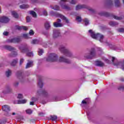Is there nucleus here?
<instances>
[{
  "label": "nucleus",
  "instance_id": "nucleus-1",
  "mask_svg": "<svg viewBox=\"0 0 124 124\" xmlns=\"http://www.w3.org/2000/svg\"><path fill=\"white\" fill-rule=\"evenodd\" d=\"M59 50L62 54H64L66 57H69V58H74V55L73 53L65 47L64 45H61L59 46Z\"/></svg>",
  "mask_w": 124,
  "mask_h": 124
},
{
  "label": "nucleus",
  "instance_id": "nucleus-2",
  "mask_svg": "<svg viewBox=\"0 0 124 124\" xmlns=\"http://www.w3.org/2000/svg\"><path fill=\"white\" fill-rule=\"evenodd\" d=\"M49 95V94L48 93V92H47L45 90V89H43L41 90H39L37 91V94H36V97H32L31 99L32 101H33V102H35L38 100V97L39 96H44L45 97H47Z\"/></svg>",
  "mask_w": 124,
  "mask_h": 124
},
{
  "label": "nucleus",
  "instance_id": "nucleus-3",
  "mask_svg": "<svg viewBox=\"0 0 124 124\" xmlns=\"http://www.w3.org/2000/svg\"><path fill=\"white\" fill-rule=\"evenodd\" d=\"M89 32L90 33L92 38H93L94 39H98V40H99L100 42H103V38H104V36H103V35L99 33H95L92 30H89Z\"/></svg>",
  "mask_w": 124,
  "mask_h": 124
},
{
  "label": "nucleus",
  "instance_id": "nucleus-4",
  "mask_svg": "<svg viewBox=\"0 0 124 124\" xmlns=\"http://www.w3.org/2000/svg\"><path fill=\"white\" fill-rule=\"evenodd\" d=\"M19 49L21 53H26V55L28 57H33V53H32V51H31L29 49L28 45L19 46Z\"/></svg>",
  "mask_w": 124,
  "mask_h": 124
},
{
  "label": "nucleus",
  "instance_id": "nucleus-5",
  "mask_svg": "<svg viewBox=\"0 0 124 124\" xmlns=\"http://www.w3.org/2000/svg\"><path fill=\"white\" fill-rule=\"evenodd\" d=\"M83 8H87V9L90 11L91 13L96 14V10L93 9V8H91L90 7H88L86 5H78L76 7V10H80V9H83Z\"/></svg>",
  "mask_w": 124,
  "mask_h": 124
},
{
  "label": "nucleus",
  "instance_id": "nucleus-6",
  "mask_svg": "<svg viewBox=\"0 0 124 124\" xmlns=\"http://www.w3.org/2000/svg\"><path fill=\"white\" fill-rule=\"evenodd\" d=\"M4 48L6 50H8L9 51H11L12 53L10 54V57H16L18 55L17 52L16 51V48L10 46H5Z\"/></svg>",
  "mask_w": 124,
  "mask_h": 124
},
{
  "label": "nucleus",
  "instance_id": "nucleus-7",
  "mask_svg": "<svg viewBox=\"0 0 124 124\" xmlns=\"http://www.w3.org/2000/svg\"><path fill=\"white\" fill-rule=\"evenodd\" d=\"M46 62H57L58 61V55L55 53H50L46 58Z\"/></svg>",
  "mask_w": 124,
  "mask_h": 124
},
{
  "label": "nucleus",
  "instance_id": "nucleus-8",
  "mask_svg": "<svg viewBox=\"0 0 124 124\" xmlns=\"http://www.w3.org/2000/svg\"><path fill=\"white\" fill-rule=\"evenodd\" d=\"M94 57H95V49L94 48H92L90 50L89 53H86L84 55V58L85 59H93Z\"/></svg>",
  "mask_w": 124,
  "mask_h": 124
},
{
  "label": "nucleus",
  "instance_id": "nucleus-9",
  "mask_svg": "<svg viewBox=\"0 0 124 124\" xmlns=\"http://www.w3.org/2000/svg\"><path fill=\"white\" fill-rule=\"evenodd\" d=\"M9 21H10V19H9L8 17L5 16H0V23L7 24V23L9 22Z\"/></svg>",
  "mask_w": 124,
  "mask_h": 124
},
{
  "label": "nucleus",
  "instance_id": "nucleus-10",
  "mask_svg": "<svg viewBox=\"0 0 124 124\" xmlns=\"http://www.w3.org/2000/svg\"><path fill=\"white\" fill-rule=\"evenodd\" d=\"M59 62H64L65 63L67 64L71 63V61L69 60V59L65 58L63 56H61L60 57Z\"/></svg>",
  "mask_w": 124,
  "mask_h": 124
},
{
  "label": "nucleus",
  "instance_id": "nucleus-11",
  "mask_svg": "<svg viewBox=\"0 0 124 124\" xmlns=\"http://www.w3.org/2000/svg\"><path fill=\"white\" fill-rule=\"evenodd\" d=\"M20 41H21L20 38H14L7 40L8 43H18Z\"/></svg>",
  "mask_w": 124,
  "mask_h": 124
},
{
  "label": "nucleus",
  "instance_id": "nucleus-12",
  "mask_svg": "<svg viewBox=\"0 0 124 124\" xmlns=\"http://www.w3.org/2000/svg\"><path fill=\"white\" fill-rule=\"evenodd\" d=\"M16 75L21 83H23L25 80H26L25 77L23 76V75H22V72L18 71L16 73Z\"/></svg>",
  "mask_w": 124,
  "mask_h": 124
},
{
  "label": "nucleus",
  "instance_id": "nucleus-13",
  "mask_svg": "<svg viewBox=\"0 0 124 124\" xmlns=\"http://www.w3.org/2000/svg\"><path fill=\"white\" fill-rule=\"evenodd\" d=\"M62 1H67V0H61L60 5L62 7V8H63V9H65L66 10H70V8L69 7V6L65 4H62Z\"/></svg>",
  "mask_w": 124,
  "mask_h": 124
},
{
  "label": "nucleus",
  "instance_id": "nucleus-14",
  "mask_svg": "<svg viewBox=\"0 0 124 124\" xmlns=\"http://www.w3.org/2000/svg\"><path fill=\"white\" fill-rule=\"evenodd\" d=\"M60 34L61 32H60V31L57 30H53V36L54 38H57V37H59L60 36Z\"/></svg>",
  "mask_w": 124,
  "mask_h": 124
},
{
  "label": "nucleus",
  "instance_id": "nucleus-15",
  "mask_svg": "<svg viewBox=\"0 0 124 124\" xmlns=\"http://www.w3.org/2000/svg\"><path fill=\"white\" fill-rule=\"evenodd\" d=\"M98 15H100V16H111L110 13L104 11L99 12L98 13Z\"/></svg>",
  "mask_w": 124,
  "mask_h": 124
},
{
  "label": "nucleus",
  "instance_id": "nucleus-16",
  "mask_svg": "<svg viewBox=\"0 0 124 124\" xmlns=\"http://www.w3.org/2000/svg\"><path fill=\"white\" fill-rule=\"evenodd\" d=\"M2 109L5 112H9L10 111V107L8 105H5L2 106Z\"/></svg>",
  "mask_w": 124,
  "mask_h": 124
},
{
  "label": "nucleus",
  "instance_id": "nucleus-17",
  "mask_svg": "<svg viewBox=\"0 0 124 124\" xmlns=\"http://www.w3.org/2000/svg\"><path fill=\"white\" fill-rule=\"evenodd\" d=\"M53 26L55 28H62V27H63V24L55 22L53 23Z\"/></svg>",
  "mask_w": 124,
  "mask_h": 124
},
{
  "label": "nucleus",
  "instance_id": "nucleus-18",
  "mask_svg": "<svg viewBox=\"0 0 124 124\" xmlns=\"http://www.w3.org/2000/svg\"><path fill=\"white\" fill-rule=\"evenodd\" d=\"M111 61L114 65H121V64H122L121 62L116 63L115 62H117V59L114 57H112Z\"/></svg>",
  "mask_w": 124,
  "mask_h": 124
},
{
  "label": "nucleus",
  "instance_id": "nucleus-19",
  "mask_svg": "<svg viewBox=\"0 0 124 124\" xmlns=\"http://www.w3.org/2000/svg\"><path fill=\"white\" fill-rule=\"evenodd\" d=\"M95 65H96V66H100V67L104 66V63H103L101 61H96Z\"/></svg>",
  "mask_w": 124,
  "mask_h": 124
},
{
  "label": "nucleus",
  "instance_id": "nucleus-20",
  "mask_svg": "<svg viewBox=\"0 0 124 124\" xmlns=\"http://www.w3.org/2000/svg\"><path fill=\"white\" fill-rule=\"evenodd\" d=\"M32 18H36V16H27L26 17L27 23H30V22H31V20L32 19Z\"/></svg>",
  "mask_w": 124,
  "mask_h": 124
},
{
  "label": "nucleus",
  "instance_id": "nucleus-21",
  "mask_svg": "<svg viewBox=\"0 0 124 124\" xmlns=\"http://www.w3.org/2000/svg\"><path fill=\"white\" fill-rule=\"evenodd\" d=\"M45 28L46 30L47 31H48V30H50V28H51V25H50V23L49 22H46L45 23Z\"/></svg>",
  "mask_w": 124,
  "mask_h": 124
},
{
  "label": "nucleus",
  "instance_id": "nucleus-22",
  "mask_svg": "<svg viewBox=\"0 0 124 124\" xmlns=\"http://www.w3.org/2000/svg\"><path fill=\"white\" fill-rule=\"evenodd\" d=\"M33 62L32 61H28V62L26 65V68H29L30 67H31V66H32Z\"/></svg>",
  "mask_w": 124,
  "mask_h": 124
},
{
  "label": "nucleus",
  "instance_id": "nucleus-23",
  "mask_svg": "<svg viewBox=\"0 0 124 124\" xmlns=\"http://www.w3.org/2000/svg\"><path fill=\"white\" fill-rule=\"evenodd\" d=\"M11 70H7V71H6L5 75L6 77H10V76H11Z\"/></svg>",
  "mask_w": 124,
  "mask_h": 124
},
{
  "label": "nucleus",
  "instance_id": "nucleus-24",
  "mask_svg": "<svg viewBox=\"0 0 124 124\" xmlns=\"http://www.w3.org/2000/svg\"><path fill=\"white\" fill-rule=\"evenodd\" d=\"M60 18L63 20V21H64L66 23H67V24H68V23H69V20H68V19H67V18L66 17H65V16H61Z\"/></svg>",
  "mask_w": 124,
  "mask_h": 124
},
{
  "label": "nucleus",
  "instance_id": "nucleus-25",
  "mask_svg": "<svg viewBox=\"0 0 124 124\" xmlns=\"http://www.w3.org/2000/svg\"><path fill=\"white\" fill-rule=\"evenodd\" d=\"M57 119H58V116L56 115H50V120H51V121H52L53 122H56Z\"/></svg>",
  "mask_w": 124,
  "mask_h": 124
},
{
  "label": "nucleus",
  "instance_id": "nucleus-26",
  "mask_svg": "<svg viewBox=\"0 0 124 124\" xmlns=\"http://www.w3.org/2000/svg\"><path fill=\"white\" fill-rule=\"evenodd\" d=\"M109 25L110 26H111V27H115V26H118V25H119V23H118V22H115L114 21H110L109 23Z\"/></svg>",
  "mask_w": 124,
  "mask_h": 124
},
{
  "label": "nucleus",
  "instance_id": "nucleus-27",
  "mask_svg": "<svg viewBox=\"0 0 124 124\" xmlns=\"http://www.w3.org/2000/svg\"><path fill=\"white\" fill-rule=\"evenodd\" d=\"M5 89L7 90V92H5L6 93H11V92H12V88H11V87L8 85L6 86L5 87Z\"/></svg>",
  "mask_w": 124,
  "mask_h": 124
},
{
  "label": "nucleus",
  "instance_id": "nucleus-28",
  "mask_svg": "<svg viewBox=\"0 0 124 124\" xmlns=\"http://www.w3.org/2000/svg\"><path fill=\"white\" fill-rule=\"evenodd\" d=\"M19 7L21 9H26V8H29V7H30V6H29V5L22 4V5H21L19 6Z\"/></svg>",
  "mask_w": 124,
  "mask_h": 124
},
{
  "label": "nucleus",
  "instance_id": "nucleus-29",
  "mask_svg": "<svg viewBox=\"0 0 124 124\" xmlns=\"http://www.w3.org/2000/svg\"><path fill=\"white\" fill-rule=\"evenodd\" d=\"M106 4L107 5H109V6L111 5H113V0H107L106 1Z\"/></svg>",
  "mask_w": 124,
  "mask_h": 124
},
{
  "label": "nucleus",
  "instance_id": "nucleus-30",
  "mask_svg": "<svg viewBox=\"0 0 124 124\" xmlns=\"http://www.w3.org/2000/svg\"><path fill=\"white\" fill-rule=\"evenodd\" d=\"M76 21L77 23H81V22H82V17L80 16H77L76 17Z\"/></svg>",
  "mask_w": 124,
  "mask_h": 124
},
{
  "label": "nucleus",
  "instance_id": "nucleus-31",
  "mask_svg": "<svg viewBox=\"0 0 124 124\" xmlns=\"http://www.w3.org/2000/svg\"><path fill=\"white\" fill-rule=\"evenodd\" d=\"M38 87L41 89L43 87V83H42V80L39 79L38 82Z\"/></svg>",
  "mask_w": 124,
  "mask_h": 124
},
{
  "label": "nucleus",
  "instance_id": "nucleus-32",
  "mask_svg": "<svg viewBox=\"0 0 124 124\" xmlns=\"http://www.w3.org/2000/svg\"><path fill=\"white\" fill-rule=\"evenodd\" d=\"M114 2L115 6L116 7H119V6H121V3L120 2L119 0H114Z\"/></svg>",
  "mask_w": 124,
  "mask_h": 124
},
{
  "label": "nucleus",
  "instance_id": "nucleus-33",
  "mask_svg": "<svg viewBox=\"0 0 124 124\" xmlns=\"http://www.w3.org/2000/svg\"><path fill=\"white\" fill-rule=\"evenodd\" d=\"M17 62H18V60H14L11 63V65H12V66H15V65H16Z\"/></svg>",
  "mask_w": 124,
  "mask_h": 124
},
{
  "label": "nucleus",
  "instance_id": "nucleus-34",
  "mask_svg": "<svg viewBox=\"0 0 124 124\" xmlns=\"http://www.w3.org/2000/svg\"><path fill=\"white\" fill-rule=\"evenodd\" d=\"M83 22L85 23V26H88V25H90V20L87 18H85L83 20Z\"/></svg>",
  "mask_w": 124,
  "mask_h": 124
},
{
  "label": "nucleus",
  "instance_id": "nucleus-35",
  "mask_svg": "<svg viewBox=\"0 0 124 124\" xmlns=\"http://www.w3.org/2000/svg\"><path fill=\"white\" fill-rule=\"evenodd\" d=\"M26 102H27V100L26 99L18 101V104H24V103H26Z\"/></svg>",
  "mask_w": 124,
  "mask_h": 124
},
{
  "label": "nucleus",
  "instance_id": "nucleus-36",
  "mask_svg": "<svg viewBox=\"0 0 124 124\" xmlns=\"http://www.w3.org/2000/svg\"><path fill=\"white\" fill-rule=\"evenodd\" d=\"M18 30H24V31H28V27L26 26H22V27H18Z\"/></svg>",
  "mask_w": 124,
  "mask_h": 124
},
{
  "label": "nucleus",
  "instance_id": "nucleus-37",
  "mask_svg": "<svg viewBox=\"0 0 124 124\" xmlns=\"http://www.w3.org/2000/svg\"><path fill=\"white\" fill-rule=\"evenodd\" d=\"M31 44H38L39 43V40L37 39H34L31 42Z\"/></svg>",
  "mask_w": 124,
  "mask_h": 124
},
{
  "label": "nucleus",
  "instance_id": "nucleus-38",
  "mask_svg": "<svg viewBox=\"0 0 124 124\" xmlns=\"http://www.w3.org/2000/svg\"><path fill=\"white\" fill-rule=\"evenodd\" d=\"M52 9H54V10H60V6L58 5H55L54 7H51Z\"/></svg>",
  "mask_w": 124,
  "mask_h": 124
},
{
  "label": "nucleus",
  "instance_id": "nucleus-39",
  "mask_svg": "<svg viewBox=\"0 0 124 124\" xmlns=\"http://www.w3.org/2000/svg\"><path fill=\"white\" fill-rule=\"evenodd\" d=\"M112 17L113 18H114V19H115V20H120L123 19V17L122 16H113Z\"/></svg>",
  "mask_w": 124,
  "mask_h": 124
},
{
  "label": "nucleus",
  "instance_id": "nucleus-40",
  "mask_svg": "<svg viewBox=\"0 0 124 124\" xmlns=\"http://www.w3.org/2000/svg\"><path fill=\"white\" fill-rule=\"evenodd\" d=\"M29 12L31 15H32V16H36V13H35V12L33 11H30Z\"/></svg>",
  "mask_w": 124,
  "mask_h": 124
},
{
  "label": "nucleus",
  "instance_id": "nucleus-41",
  "mask_svg": "<svg viewBox=\"0 0 124 124\" xmlns=\"http://www.w3.org/2000/svg\"><path fill=\"white\" fill-rule=\"evenodd\" d=\"M39 56H41L43 53H44V51H43V49H39V50L38 51Z\"/></svg>",
  "mask_w": 124,
  "mask_h": 124
},
{
  "label": "nucleus",
  "instance_id": "nucleus-42",
  "mask_svg": "<svg viewBox=\"0 0 124 124\" xmlns=\"http://www.w3.org/2000/svg\"><path fill=\"white\" fill-rule=\"evenodd\" d=\"M11 14L13 16H18V14L17 13V12L15 11H12Z\"/></svg>",
  "mask_w": 124,
  "mask_h": 124
},
{
  "label": "nucleus",
  "instance_id": "nucleus-43",
  "mask_svg": "<svg viewBox=\"0 0 124 124\" xmlns=\"http://www.w3.org/2000/svg\"><path fill=\"white\" fill-rule=\"evenodd\" d=\"M118 90L119 91H124V85H121L118 87Z\"/></svg>",
  "mask_w": 124,
  "mask_h": 124
},
{
  "label": "nucleus",
  "instance_id": "nucleus-44",
  "mask_svg": "<svg viewBox=\"0 0 124 124\" xmlns=\"http://www.w3.org/2000/svg\"><path fill=\"white\" fill-rule=\"evenodd\" d=\"M69 1L71 4H76V2H77L76 0H69Z\"/></svg>",
  "mask_w": 124,
  "mask_h": 124
},
{
  "label": "nucleus",
  "instance_id": "nucleus-45",
  "mask_svg": "<svg viewBox=\"0 0 124 124\" xmlns=\"http://www.w3.org/2000/svg\"><path fill=\"white\" fill-rule=\"evenodd\" d=\"M26 113L29 114V115H31V114H32V110L31 109H27L26 110Z\"/></svg>",
  "mask_w": 124,
  "mask_h": 124
},
{
  "label": "nucleus",
  "instance_id": "nucleus-46",
  "mask_svg": "<svg viewBox=\"0 0 124 124\" xmlns=\"http://www.w3.org/2000/svg\"><path fill=\"white\" fill-rule=\"evenodd\" d=\"M13 85H14V87H15V88H17L18 86H19V82L16 81L14 83Z\"/></svg>",
  "mask_w": 124,
  "mask_h": 124
},
{
  "label": "nucleus",
  "instance_id": "nucleus-47",
  "mask_svg": "<svg viewBox=\"0 0 124 124\" xmlns=\"http://www.w3.org/2000/svg\"><path fill=\"white\" fill-rule=\"evenodd\" d=\"M23 94L19 93L18 94L17 96V98H18L19 99H22V98H23Z\"/></svg>",
  "mask_w": 124,
  "mask_h": 124
},
{
  "label": "nucleus",
  "instance_id": "nucleus-48",
  "mask_svg": "<svg viewBox=\"0 0 124 124\" xmlns=\"http://www.w3.org/2000/svg\"><path fill=\"white\" fill-rule=\"evenodd\" d=\"M119 32H124V28H120L118 30Z\"/></svg>",
  "mask_w": 124,
  "mask_h": 124
},
{
  "label": "nucleus",
  "instance_id": "nucleus-49",
  "mask_svg": "<svg viewBox=\"0 0 124 124\" xmlns=\"http://www.w3.org/2000/svg\"><path fill=\"white\" fill-rule=\"evenodd\" d=\"M43 15H44L45 16H47L48 15V13L47 12V11H43Z\"/></svg>",
  "mask_w": 124,
  "mask_h": 124
},
{
  "label": "nucleus",
  "instance_id": "nucleus-50",
  "mask_svg": "<svg viewBox=\"0 0 124 124\" xmlns=\"http://www.w3.org/2000/svg\"><path fill=\"white\" fill-rule=\"evenodd\" d=\"M29 34L30 35H33V34H34V31H33V30H30L29 32Z\"/></svg>",
  "mask_w": 124,
  "mask_h": 124
},
{
  "label": "nucleus",
  "instance_id": "nucleus-51",
  "mask_svg": "<svg viewBox=\"0 0 124 124\" xmlns=\"http://www.w3.org/2000/svg\"><path fill=\"white\" fill-rule=\"evenodd\" d=\"M7 92V90H6V89L5 87V89L2 91V93H4V94H5L6 93H8V92Z\"/></svg>",
  "mask_w": 124,
  "mask_h": 124
},
{
  "label": "nucleus",
  "instance_id": "nucleus-52",
  "mask_svg": "<svg viewBox=\"0 0 124 124\" xmlns=\"http://www.w3.org/2000/svg\"><path fill=\"white\" fill-rule=\"evenodd\" d=\"M6 123V120H1L0 122V124H5Z\"/></svg>",
  "mask_w": 124,
  "mask_h": 124
},
{
  "label": "nucleus",
  "instance_id": "nucleus-53",
  "mask_svg": "<svg viewBox=\"0 0 124 124\" xmlns=\"http://www.w3.org/2000/svg\"><path fill=\"white\" fill-rule=\"evenodd\" d=\"M23 36L25 38H29V34H23Z\"/></svg>",
  "mask_w": 124,
  "mask_h": 124
},
{
  "label": "nucleus",
  "instance_id": "nucleus-54",
  "mask_svg": "<svg viewBox=\"0 0 124 124\" xmlns=\"http://www.w3.org/2000/svg\"><path fill=\"white\" fill-rule=\"evenodd\" d=\"M24 59L21 58L20 60V62H19V64L20 65H21L22 64V63H23V62H24Z\"/></svg>",
  "mask_w": 124,
  "mask_h": 124
},
{
  "label": "nucleus",
  "instance_id": "nucleus-55",
  "mask_svg": "<svg viewBox=\"0 0 124 124\" xmlns=\"http://www.w3.org/2000/svg\"><path fill=\"white\" fill-rule=\"evenodd\" d=\"M71 15L73 16H77V13H75V12H72L71 14Z\"/></svg>",
  "mask_w": 124,
  "mask_h": 124
},
{
  "label": "nucleus",
  "instance_id": "nucleus-56",
  "mask_svg": "<svg viewBox=\"0 0 124 124\" xmlns=\"http://www.w3.org/2000/svg\"><path fill=\"white\" fill-rule=\"evenodd\" d=\"M3 35H5L6 36H7L8 35V32L7 31H5L3 33Z\"/></svg>",
  "mask_w": 124,
  "mask_h": 124
},
{
  "label": "nucleus",
  "instance_id": "nucleus-57",
  "mask_svg": "<svg viewBox=\"0 0 124 124\" xmlns=\"http://www.w3.org/2000/svg\"><path fill=\"white\" fill-rule=\"evenodd\" d=\"M54 15H55L56 16H62V15L59 13H54Z\"/></svg>",
  "mask_w": 124,
  "mask_h": 124
},
{
  "label": "nucleus",
  "instance_id": "nucleus-58",
  "mask_svg": "<svg viewBox=\"0 0 124 124\" xmlns=\"http://www.w3.org/2000/svg\"><path fill=\"white\" fill-rule=\"evenodd\" d=\"M82 104H87V102H86L85 100H83L81 102Z\"/></svg>",
  "mask_w": 124,
  "mask_h": 124
},
{
  "label": "nucleus",
  "instance_id": "nucleus-59",
  "mask_svg": "<svg viewBox=\"0 0 124 124\" xmlns=\"http://www.w3.org/2000/svg\"><path fill=\"white\" fill-rule=\"evenodd\" d=\"M30 105H34V102H33V101H32V102H31Z\"/></svg>",
  "mask_w": 124,
  "mask_h": 124
},
{
  "label": "nucleus",
  "instance_id": "nucleus-60",
  "mask_svg": "<svg viewBox=\"0 0 124 124\" xmlns=\"http://www.w3.org/2000/svg\"><path fill=\"white\" fill-rule=\"evenodd\" d=\"M61 22H62V20H61V19H57V22H56L57 23H61Z\"/></svg>",
  "mask_w": 124,
  "mask_h": 124
},
{
  "label": "nucleus",
  "instance_id": "nucleus-61",
  "mask_svg": "<svg viewBox=\"0 0 124 124\" xmlns=\"http://www.w3.org/2000/svg\"><path fill=\"white\" fill-rule=\"evenodd\" d=\"M97 50H98V51H102V49L101 48H100V47H98V48H97Z\"/></svg>",
  "mask_w": 124,
  "mask_h": 124
},
{
  "label": "nucleus",
  "instance_id": "nucleus-62",
  "mask_svg": "<svg viewBox=\"0 0 124 124\" xmlns=\"http://www.w3.org/2000/svg\"><path fill=\"white\" fill-rule=\"evenodd\" d=\"M105 61L107 62L108 63H110V62H109V60H108V59H106V60H105Z\"/></svg>",
  "mask_w": 124,
  "mask_h": 124
},
{
  "label": "nucleus",
  "instance_id": "nucleus-63",
  "mask_svg": "<svg viewBox=\"0 0 124 124\" xmlns=\"http://www.w3.org/2000/svg\"><path fill=\"white\" fill-rule=\"evenodd\" d=\"M14 17L15 18V19H18V18H19V16H14Z\"/></svg>",
  "mask_w": 124,
  "mask_h": 124
},
{
  "label": "nucleus",
  "instance_id": "nucleus-64",
  "mask_svg": "<svg viewBox=\"0 0 124 124\" xmlns=\"http://www.w3.org/2000/svg\"><path fill=\"white\" fill-rule=\"evenodd\" d=\"M121 81H123V82H124V78H121Z\"/></svg>",
  "mask_w": 124,
  "mask_h": 124
}]
</instances>
